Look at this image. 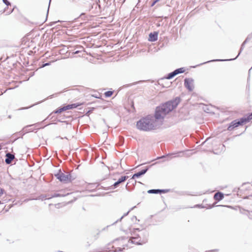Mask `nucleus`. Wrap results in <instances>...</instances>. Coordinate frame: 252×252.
I'll return each instance as SVG.
<instances>
[{
    "label": "nucleus",
    "mask_w": 252,
    "mask_h": 252,
    "mask_svg": "<svg viewBox=\"0 0 252 252\" xmlns=\"http://www.w3.org/2000/svg\"><path fill=\"white\" fill-rule=\"evenodd\" d=\"M181 101V97L177 96L172 99L161 103L156 107L154 116L148 115L140 119L136 122V128L143 131H150L155 129V122L163 120L167 114L177 108Z\"/></svg>",
    "instance_id": "f257e3e1"
},
{
    "label": "nucleus",
    "mask_w": 252,
    "mask_h": 252,
    "mask_svg": "<svg viewBox=\"0 0 252 252\" xmlns=\"http://www.w3.org/2000/svg\"><path fill=\"white\" fill-rule=\"evenodd\" d=\"M94 110V107H92L90 108L88 111H87L86 113V115L89 116L92 113H93V111Z\"/></svg>",
    "instance_id": "a878e982"
},
{
    "label": "nucleus",
    "mask_w": 252,
    "mask_h": 252,
    "mask_svg": "<svg viewBox=\"0 0 252 252\" xmlns=\"http://www.w3.org/2000/svg\"><path fill=\"white\" fill-rule=\"evenodd\" d=\"M136 206H134L132 208H131L128 211H127L126 213H125L119 219L117 220L116 221H115L112 224V225H114L117 223L118 221H121L126 216H127L129 213L130 212L131 210H132L133 209L135 208Z\"/></svg>",
    "instance_id": "2eb2a0df"
},
{
    "label": "nucleus",
    "mask_w": 252,
    "mask_h": 252,
    "mask_svg": "<svg viewBox=\"0 0 252 252\" xmlns=\"http://www.w3.org/2000/svg\"><path fill=\"white\" fill-rule=\"evenodd\" d=\"M2 1L7 6H10L11 4V2L8 0H2Z\"/></svg>",
    "instance_id": "c756f323"
},
{
    "label": "nucleus",
    "mask_w": 252,
    "mask_h": 252,
    "mask_svg": "<svg viewBox=\"0 0 252 252\" xmlns=\"http://www.w3.org/2000/svg\"><path fill=\"white\" fill-rule=\"evenodd\" d=\"M7 10H8V6L4 8L3 12H6Z\"/></svg>",
    "instance_id": "a18cd8bd"
},
{
    "label": "nucleus",
    "mask_w": 252,
    "mask_h": 252,
    "mask_svg": "<svg viewBox=\"0 0 252 252\" xmlns=\"http://www.w3.org/2000/svg\"><path fill=\"white\" fill-rule=\"evenodd\" d=\"M63 106L65 107V110H69V109H72L71 106V104L65 105H63Z\"/></svg>",
    "instance_id": "2f4dec72"
},
{
    "label": "nucleus",
    "mask_w": 252,
    "mask_h": 252,
    "mask_svg": "<svg viewBox=\"0 0 252 252\" xmlns=\"http://www.w3.org/2000/svg\"><path fill=\"white\" fill-rule=\"evenodd\" d=\"M128 238V237H126V236H122V237H121L120 238H118L117 239H116L114 241H118V240H126V239H127Z\"/></svg>",
    "instance_id": "7c9ffc66"
},
{
    "label": "nucleus",
    "mask_w": 252,
    "mask_h": 252,
    "mask_svg": "<svg viewBox=\"0 0 252 252\" xmlns=\"http://www.w3.org/2000/svg\"><path fill=\"white\" fill-rule=\"evenodd\" d=\"M194 207L204 208H205V206H204L202 204H197L194 206Z\"/></svg>",
    "instance_id": "e433bc0d"
},
{
    "label": "nucleus",
    "mask_w": 252,
    "mask_h": 252,
    "mask_svg": "<svg viewBox=\"0 0 252 252\" xmlns=\"http://www.w3.org/2000/svg\"><path fill=\"white\" fill-rule=\"evenodd\" d=\"M105 8L106 9V10H107L108 9H109V6H107V7H105V8H104V9H103V10H104V9H105Z\"/></svg>",
    "instance_id": "09e8293b"
},
{
    "label": "nucleus",
    "mask_w": 252,
    "mask_h": 252,
    "mask_svg": "<svg viewBox=\"0 0 252 252\" xmlns=\"http://www.w3.org/2000/svg\"><path fill=\"white\" fill-rule=\"evenodd\" d=\"M109 225H107V226H106V227H104V228H103L102 229V230H105L106 229V228H107V227H109Z\"/></svg>",
    "instance_id": "49530a36"
},
{
    "label": "nucleus",
    "mask_w": 252,
    "mask_h": 252,
    "mask_svg": "<svg viewBox=\"0 0 252 252\" xmlns=\"http://www.w3.org/2000/svg\"><path fill=\"white\" fill-rule=\"evenodd\" d=\"M98 185H97L96 183L91 184L89 185V186H91V188L95 187V188H96L98 186Z\"/></svg>",
    "instance_id": "c9c22d12"
},
{
    "label": "nucleus",
    "mask_w": 252,
    "mask_h": 252,
    "mask_svg": "<svg viewBox=\"0 0 252 252\" xmlns=\"http://www.w3.org/2000/svg\"><path fill=\"white\" fill-rule=\"evenodd\" d=\"M151 166L152 165L146 166L141 170L136 173H135L134 174H133L131 178L129 180H128V182L127 183V184L126 186V189L128 191H130L131 189H129L128 184H129L131 181H133L135 178H138L141 176L144 175L148 171V170L151 167Z\"/></svg>",
    "instance_id": "7ed1b4c3"
},
{
    "label": "nucleus",
    "mask_w": 252,
    "mask_h": 252,
    "mask_svg": "<svg viewBox=\"0 0 252 252\" xmlns=\"http://www.w3.org/2000/svg\"><path fill=\"white\" fill-rule=\"evenodd\" d=\"M94 5H95V6L96 7L98 5H97V4H94V5L92 6V8H93Z\"/></svg>",
    "instance_id": "8fccbe9b"
},
{
    "label": "nucleus",
    "mask_w": 252,
    "mask_h": 252,
    "mask_svg": "<svg viewBox=\"0 0 252 252\" xmlns=\"http://www.w3.org/2000/svg\"><path fill=\"white\" fill-rule=\"evenodd\" d=\"M1 146H0V150H1Z\"/></svg>",
    "instance_id": "bf43d9fd"
},
{
    "label": "nucleus",
    "mask_w": 252,
    "mask_h": 252,
    "mask_svg": "<svg viewBox=\"0 0 252 252\" xmlns=\"http://www.w3.org/2000/svg\"><path fill=\"white\" fill-rule=\"evenodd\" d=\"M83 103H80V102H77L71 104V106L72 109L77 108L78 107L82 105Z\"/></svg>",
    "instance_id": "4be33fe9"
},
{
    "label": "nucleus",
    "mask_w": 252,
    "mask_h": 252,
    "mask_svg": "<svg viewBox=\"0 0 252 252\" xmlns=\"http://www.w3.org/2000/svg\"><path fill=\"white\" fill-rule=\"evenodd\" d=\"M80 51L79 50H76L75 49L72 52V54L75 55V54H78L79 53H80Z\"/></svg>",
    "instance_id": "ea45409f"
},
{
    "label": "nucleus",
    "mask_w": 252,
    "mask_h": 252,
    "mask_svg": "<svg viewBox=\"0 0 252 252\" xmlns=\"http://www.w3.org/2000/svg\"><path fill=\"white\" fill-rule=\"evenodd\" d=\"M83 15H84V13H82V14L80 15V17H82Z\"/></svg>",
    "instance_id": "603ef678"
},
{
    "label": "nucleus",
    "mask_w": 252,
    "mask_h": 252,
    "mask_svg": "<svg viewBox=\"0 0 252 252\" xmlns=\"http://www.w3.org/2000/svg\"><path fill=\"white\" fill-rule=\"evenodd\" d=\"M159 194L165 193L170 191V189H159Z\"/></svg>",
    "instance_id": "393cba45"
},
{
    "label": "nucleus",
    "mask_w": 252,
    "mask_h": 252,
    "mask_svg": "<svg viewBox=\"0 0 252 252\" xmlns=\"http://www.w3.org/2000/svg\"><path fill=\"white\" fill-rule=\"evenodd\" d=\"M149 194H159V189H151L148 190Z\"/></svg>",
    "instance_id": "aec40b11"
},
{
    "label": "nucleus",
    "mask_w": 252,
    "mask_h": 252,
    "mask_svg": "<svg viewBox=\"0 0 252 252\" xmlns=\"http://www.w3.org/2000/svg\"><path fill=\"white\" fill-rule=\"evenodd\" d=\"M176 75L175 74V72L174 70L173 71L167 74L165 77L161 78V80H163L165 79L170 80L174 78Z\"/></svg>",
    "instance_id": "4468645a"
},
{
    "label": "nucleus",
    "mask_w": 252,
    "mask_h": 252,
    "mask_svg": "<svg viewBox=\"0 0 252 252\" xmlns=\"http://www.w3.org/2000/svg\"><path fill=\"white\" fill-rule=\"evenodd\" d=\"M8 118H11V115H9V116H8Z\"/></svg>",
    "instance_id": "864d4df0"
},
{
    "label": "nucleus",
    "mask_w": 252,
    "mask_h": 252,
    "mask_svg": "<svg viewBox=\"0 0 252 252\" xmlns=\"http://www.w3.org/2000/svg\"><path fill=\"white\" fill-rule=\"evenodd\" d=\"M183 153V151H180L177 153H168L164 155H162L160 157H158L156 159H163V158H167V160L169 159H171L172 158L171 156H174L175 157H179V154Z\"/></svg>",
    "instance_id": "9d476101"
},
{
    "label": "nucleus",
    "mask_w": 252,
    "mask_h": 252,
    "mask_svg": "<svg viewBox=\"0 0 252 252\" xmlns=\"http://www.w3.org/2000/svg\"><path fill=\"white\" fill-rule=\"evenodd\" d=\"M113 91H106L104 93V96L105 97H111L113 94Z\"/></svg>",
    "instance_id": "5701e85b"
},
{
    "label": "nucleus",
    "mask_w": 252,
    "mask_h": 252,
    "mask_svg": "<svg viewBox=\"0 0 252 252\" xmlns=\"http://www.w3.org/2000/svg\"><path fill=\"white\" fill-rule=\"evenodd\" d=\"M51 1V0H49L48 8H49V6H50V4ZM48 11H49V9H48V10H47V15H48Z\"/></svg>",
    "instance_id": "c03bdc74"
},
{
    "label": "nucleus",
    "mask_w": 252,
    "mask_h": 252,
    "mask_svg": "<svg viewBox=\"0 0 252 252\" xmlns=\"http://www.w3.org/2000/svg\"><path fill=\"white\" fill-rule=\"evenodd\" d=\"M130 238L128 242L137 245H142L148 241L149 233L146 230H143L139 234H135Z\"/></svg>",
    "instance_id": "f03ea898"
},
{
    "label": "nucleus",
    "mask_w": 252,
    "mask_h": 252,
    "mask_svg": "<svg viewBox=\"0 0 252 252\" xmlns=\"http://www.w3.org/2000/svg\"><path fill=\"white\" fill-rule=\"evenodd\" d=\"M40 125L39 123H36L35 124H33V125H28V126H26L25 127H24L23 129V130L22 131H20L19 132H16L15 133H14V134H13L12 135V138L14 139V141H16L17 139H18L19 137V136H21L22 138L23 137V135L26 133H27V132H29L30 131H33V130H31V129H27V128L29 127H30V126H38Z\"/></svg>",
    "instance_id": "423d86ee"
},
{
    "label": "nucleus",
    "mask_w": 252,
    "mask_h": 252,
    "mask_svg": "<svg viewBox=\"0 0 252 252\" xmlns=\"http://www.w3.org/2000/svg\"><path fill=\"white\" fill-rule=\"evenodd\" d=\"M136 181H134V183L133 184L134 185H135L136 184Z\"/></svg>",
    "instance_id": "5fc2aeb1"
},
{
    "label": "nucleus",
    "mask_w": 252,
    "mask_h": 252,
    "mask_svg": "<svg viewBox=\"0 0 252 252\" xmlns=\"http://www.w3.org/2000/svg\"><path fill=\"white\" fill-rule=\"evenodd\" d=\"M42 101H40L39 102L36 103H35V104H33V105H31V106H30V107H23V108H20V110L26 109H28V108H31V107H32V106H34V105H37V104H39V103H40V102H42Z\"/></svg>",
    "instance_id": "473e14b6"
},
{
    "label": "nucleus",
    "mask_w": 252,
    "mask_h": 252,
    "mask_svg": "<svg viewBox=\"0 0 252 252\" xmlns=\"http://www.w3.org/2000/svg\"><path fill=\"white\" fill-rule=\"evenodd\" d=\"M194 80L192 78H186L184 79L185 87L189 91L191 92L194 89Z\"/></svg>",
    "instance_id": "1a4fd4ad"
},
{
    "label": "nucleus",
    "mask_w": 252,
    "mask_h": 252,
    "mask_svg": "<svg viewBox=\"0 0 252 252\" xmlns=\"http://www.w3.org/2000/svg\"><path fill=\"white\" fill-rule=\"evenodd\" d=\"M98 7H99V9H100V6L99 5H98Z\"/></svg>",
    "instance_id": "4d7b16f0"
},
{
    "label": "nucleus",
    "mask_w": 252,
    "mask_h": 252,
    "mask_svg": "<svg viewBox=\"0 0 252 252\" xmlns=\"http://www.w3.org/2000/svg\"><path fill=\"white\" fill-rule=\"evenodd\" d=\"M55 176L61 182L65 183H68V179H69L70 177L69 175H65L64 173H63L61 169H60L59 171L55 174Z\"/></svg>",
    "instance_id": "6e6552de"
},
{
    "label": "nucleus",
    "mask_w": 252,
    "mask_h": 252,
    "mask_svg": "<svg viewBox=\"0 0 252 252\" xmlns=\"http://www.w3.org/2000/svg\"><path fill=\"white\" fill-rule=\"evenodd\" d=\"M125 249V247H124L123 248H117L115 250L112 251V252H121L123 251L124 249Z\"/></svg>",
    "instance_id": "bb28decb"
},
{
    "label": "nucleus",
    "mask_w": 252,
    "mask_h": 252,
    "mask_svg": "<svg viewBox=\"0 0 252 252\" xmlns=\"http://www.w3.org/2000/svg\"><path fill=\"white\" fill-rule=\"evenodd\" d=\"M65 196H66V195L62 194L59 193H55L52 195H51L50 197H48V199L55 197H64Z\"/></svg>",
    "instance_id": "a211bd4d"
},
{
    "label": "nucleus",
    "mask_w": 252,
    "mask_h": 252,
    "mask_svg": "<svg viewBox=\"0 0 252 252\" xmlns=\"http://www.w3.org/2000/svg\"><path fill=\"white\" fill-rule=\"evenodd\" d=\"M160 0H153L151 4V7L154 6Z\"/></svg>",
    "instance_id": "72a5a7b5"
},
{
    "label": "nucleus",
    "mask_w": 252,
    "mask_h": 252,
    "mask_svg": "<svg viewBox=\"0 0 252 252\" xmlns=\"http://www.w3.org/2000/svg\"><path fill=\"white\" fill-rule=\"evenodd\" d=\"M144 229L143 230H140V228H133L132 230H130V234L131 235H134L135 234H136V232L137 231H139V232H141L142 231H143Z\"/></svg>",
    "instance_id": "b1692460"
},
{
    "label": "nucleus",
    "mask_w": 252,
    "mask_h": 252,
    "mask_svg": "<svg viewBox=\"0 0 252 252\" xmlns=\"http://www.w3.org/2000/svg\"><path fill=\"white\" fill-rule=\"evenodd\" d=\"M14 158H15V156L13 154H12L10 153H6V155H5V163L7 164H10Z\"/></svg>",
    "instance_id": "f8f14e48"
},
{
    "label": "nucleus",
    "mask_w": 252,
    "mask_h": 252,
    "mask_svg": "<svg viewBox=\"0 0 252 252\" xmlns=\"http://www.w3.org/2000/svg\"><path fill=\"white\" fill-rule=\"evenodd\" d=\"M214 206V205H210V206L208 208V209H211L213 208Z\"/></svg>",
    "instance_id": "de8ad7c7"
},
{
    "label": "nucleus",
    "mask_w": 252,
    "mask_h": 252,
    "mask_svg": "<svg viewBox=\"0 0 252 252\" xmlns=\"http://www.w3.org/2000/svg\"><path fill=\"white\" fill-rule=\"evenodd\" d=\"M224 193L220 191H218L214 195V199L217 202L220 201L224 198Z\"/></svg>",
    "instance_id": "ddd939ff"
},
{
    "label": "nucleus",
    "mask_w": 252,
    "mask_h": 252,
    "mask_svg": "<svg viewBox=\"0 0 252 252\" xmlns=\"http://www.w3.org/2000/svg\"><path fill=\"white\" fill-rule=\"evenodd\" d=\"M244 118V120L246 121V124L249 122L251 120H252V113H250L248 114L247 115L243 117Z\"/></svg>",
    "instance_id": "dca6fc26"
},
{
    "label": "nucleus",
    "mask_w": 252,
    "mask_h": 252,
    "mask_svg": "<svg viewBox=\"0 0 252 252\" xmlns=\"http://www.w3.org/2000/svg\"><path fill=\"white\" fill-rule=\"evenodd\" d=\"M252 69V67L249 69V74H250V71H251V69Z\"/></svg>",
    "instance_id": "3c124183"
},
{
    "label": "nucleus",
    "mask_w": 252,
    "mask_h": 252,
    "mask_svg": "<svg viewBox=\"0 0 252 252\" xmlns=\"http://www.w3.org/2000/svg\"><path fill=\"white\" fill-rule=\"evenodd\" d=\"M158 32L155 31L150 32L149 34L148 40L151 42H155L158 40Z\"/></svg>",
    "instance_id": "9b49d317"
},
{
    "label": "nucleus",
    "mask_w": 252,
    "mask_h": 252,
    "mask_svg": "<svg viewBox=\"0 0 252 252\" xmlns=\"http://www.w3.org/2000/svg\"><path fill=\"white\" fill-rule=\"evenodd\" d=\"M252 38V32L249 34L245 41L247 43L248 41H249Z\"/></svg>",
    "instance_id": "cd10ccee"
},
{
    "label": "nucleus",
    "mask_w": 252,
    "mask_h": 252,
    "mask_svg": "<svg viewBox=\"0 0 252 252\" xmlns=\"http://www.w3.org/2000/svg\"><path fill=\"white\" fill-rule=\"evenodd\" d=\"M137 218L136 216H133L132 218H131V220L132 221H134V220H137Z\"/></svg>",
    "instance_id": "37998d69"
},
{
    "label": "nucleus",
    "mask_w": 252,
    "mask_h": 252,
    "mask_svg": "<svg viewBox=\"0 0 252 252\" xmlns=\"http://www.w3.org/2000/svg\"><path fill=\"white\" fill-rule=\"evenodd\" d=\"M244 120V118L242 117L241 118L232 121L229 124L227 127V130L229 131H232L235 128L246 124V123Z\"/></svg>",
    "instance_id": "20e7f679"
},
{
    "label": "nucleus",
    "mask_w": 252,
    "mask_h": 252,
    "mask_svg": "<svg viewBox=\"0 0 252 252\" xmlns=\"http://www.w3.org/2000/svg\"><path fill=\"white\" fill-rule=\"evenodd\" d=\"M247 43V42L244 41L241 46V47H240V50L239 51V53H238V55L235 58H233V59H226V60H223V59H215V60H211V61H207V62H205L204 63H201L198 65H196L195 66H192V67L193 68H195L196 67V66H200V65H201L202 64H206V63H210V62H224V61H233V60H234L235 59H236L238 56L240 55V54L241 53V52H242V51L243 50L244 48V47H245V44Z\"/></svg>",
    "instance_id": "39448f33"
},
{
    "label": "nucleus",
    "mask_w": 252,
    "mask_h": 252,
    "mask_svg": "<svg viewBox=\"0 0 252 252\" xmlns=\"http://www.w3.org/2000/svg\"><path fill=\"white\" fill-rule=\"evenodd\" d=\"M66 111L65 109V107L63 105V106H62L61 107H60L58 108H57L55 111V113L59 114V113H61L62 112H63V111Z\"/></svg>",
    "instance_id": "6ab92c4d"
},
{
    "label": "nucleus",
    "mask_w": 252,
    "mask_h": 252,
    "mask_svg": "<svg viewBox=\"0 0 252 252\" xmlns=\"http://www.w3.org/2000/svg\"><path fill=\"white\" fill-rule=\"evenodd\" d=\"M48 197H50L49 195L41 194L39 195L36 199L41 200L42 201L48 199Z\"/></svg>",
    "instance_id": "412c9836"
},
{
    "label": "nucleus",
    "mask_w": 252,
    "mask_h": 252,
    "mask_svg": "<svg viewBox=\"0 0 252 252\" xmlns=\"http://www.w3.org/2000/svg\"><path fill=\"white\" fill-rule=\"evenodd\" d=\"M67 175H69L70 176L69 179H68V183L71 182L72 181H73L75 179V178L73 177L72 176V175L70 174H67Z\"/></svg>",
    "instance_id": "c85d7f7f"
},
{
    "label": "nucleus",
    "mask_w": 252,
    "mask_h": 252,
    "mask_svg": "<svg viewBox=\"0 0 252 252\" xmlns=\"http://www.w3.org/2000/svg\"><path fill=\"white\" fill-rule=\"evenodd\" d=\"M174 71L175 72V74L177 75L179 74L184 73L186 71V69L185 67H180L176 69L175 70H174Z\"/></svg>",
    "instance_id": "f3484780"
},
{
    "label": "nucleus",
    "mask_w": 252,
    "mask_h": 252,
    "mask_svg": "<svg viewBox=\"0 0 252 252\" xmlns=\"http://www.w3.org/2000/svg\"><path fill=\"white\" fill-rule=\"evenodd\" d=\"M4 189L0 188V197L4 193Z\"/></svg>",
    "instance_id": "4c0bfd02"
},
{
    "label": "nucleus",
    "mask_w": 252,
    "mask_h": 252,
    "mask_svg": "<svg viewBox=\"0 0 252 252\" xmlns=\"http://www.w3.org/2000/svg\"><path fill=\"white\" fill-rule=\"evenodd\" d=\"M100 232V231H99V232L96 234V235H94V239H95V240H96V239L98 238V235H99V234Z\"/></svg>",
    "instance_id": "79ce46f5"
},
{
    "label": "nucleus",
    "mask_w": 252,
    "mask_h": 252,
    "mask_svg": "<svg viewBox=\"0 0 252 252\" xmlns=\"http://www.w3.org/2000/svg\"><path fill=\"white\" fill-rule=\"evenodd\" d=\"M2 204V203L1 202V201L0 200V205Z\"/></svg>",
    "instance_id": "6e6d98bb"
},
{
    "label": "nucleus",
    "mask_w": 252,
    "mask_h": 252,
    "mask_svg": "<svg viewBox=\"0 0 252 252\" xmlns=\"http://www.w3.org/2000/svg\"><path fill=\"white\" fill-rule=\"evenodd\" d=\"M51 64V63L50 62H48V63H43L41 65V68H42V67H44L46 66H48V65H50Z\"/></svg>",
    "instance_id": "f704fd0d"
},
{
    "label": "nucleus",
    "mask_w": 252,
    "mask_h": 252,
    "mask_svg": "<svg viewBox=\"0 0 252 252\" xmlns=\"http://www.w3.org/2000/svg\"><path fill=\"white\" fill-rule=\"evenodd\" d=\"M80 48H83V47L82 46H80Z\"/></svg>",
    "instance_id": "13d9d810"
},
{
    "label": "nucleus",
    "mask_w": 252,
    "mask_h": 252,
    "mask_svg": "<svg viewBox=\"0 0 252 252\" xmlns=\"http://www.w3.org/2000/svg\"><path fill=\"white\" fill-rule=\"evenodd\" d=\"M218 251H219L218 249H215V250L206 251V252H218Z\"/></svg>",
    "instance_id": "a19ab883"
},
{
    "label": "nucleus",
    "mask_w": 252,
    "mask_h": 252,
    "mask_svg": "<svg viewBox=\"0 0 252 252\" xmlns=\"http://www.w3.org/2000/svg\"><path fill=\"white\" fill-rule=\"evenodd\" d=\"M128 178V176H122L112 185L108 186L107 187H103L101 186V188H102L105 190L115 189L117 188L121 184L125 182Z\"/></svg>",
    "instance_id": "0eeeda50"
},
{
    "label": "nucleus",
    "mask_w": 252,
    "mask_h": 252,
    "mask_svg": "<svg viewBox=\"0 0 252 252\" xmlns=\"http://www.w3.org/2000/svg\"><path fill=\"white\" fill-rule=\"evenodd\" d=\"M15 7L16 6H14L12 9H10L9 11H7L6 15H9V14H11L13 11Z\"/></svg>",
    "instance_id": "58836bf2"
},
{
    "label": "nucleus",
    "mask_w": 252,
    "mask_h": 252,
    "mask_svg": "<svg viewBox=\"0 0 252 252\" xmlns=\"http://www.w3.org/2000/svg\"><path fill=\"white\" fill-rule=\"evenodd\" d=\"M162 87L164 88V87H165V86H164L163 85H162Z\"/></svg>",
    "instance_id": "052dcab7"
}]
</instances>
